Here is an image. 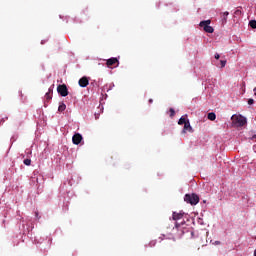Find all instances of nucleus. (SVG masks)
I'll return each instance as SVG.
<instances>
[{"label":"nucleus","mask_w":256,"mask_h":256,"mask_svg":"<svg viewBox=\"0 0 256 256\" xmlns=\"http://www.w3.org/2000/svg\"><path fill=\"white\" fill-rule=\"evenodd\" d=\"M231 119L233 125L236 127H243L244 125H247V118L242 115H233Z\"/></svg>","instance_id":"obj_1"},{"label":"nucleus","mask_w":256,"mask_h":256,"mask_svg":"<svg viewBox=\"0 0 256 256\" xmlns=\"http://www.w3.org/2000/svg\"><path fill=\"white\" fill-rule=\"evenodd\" d=\"M184 201L190 205H197L199 203V196L197 194H186Z\"/></svg>","instance_id":"obj_2"},{"label":"nucleus","mask_w":256,"mask_h":256,"mask_svg":"<svg viewBox=\"0 0 256 256\" xmlns=\"http://www.w3.org/2000/svg\"><path fill=\"white\" fill-rule=\"evenodd\" d=\"M199 25L203 28L205 33H213L215 31V29H213V26H211V20L201 21Z\"/></svg>","instance_id":"obj_3"},{"label":"nucleus","mask_w":256,"mask_h":256,"mask_svg":"<svg viewBox=\"0 0 256 256\" xmlns=\"http://www.w3.org/2000/svg\"><path fill=\"white\" fill-rule=\"evenodd\" d=\"M57 91L61 97H67V95H69V89H67V85L65 84L58 85Z\"/></svg>","instance_id":"obj_4"},{"label":"nucleus","mask_w":256,"mask_h":256,"mask_svg":"<svg viewBox=\"0 0 256 256\" xmlns=\"http://www.w3.org/2000/svg\"><path fill=\"white\" fill-rule=\"evenodd\" d=\"M107 67H119V59L112 57L106 60Z\"/></svg>","instance_id":"obj_5"},{"label":"nucleus","mask_w":256,"mask_h":256,"mask_svg":"<svg viewBox=\"0 0 256 256\" xmlns=\"http://www.w3.org/2000/svg\"><path fill=\"white\" fill-rule=\"evenodd\" d=\"M83 141V136L80 133H76L72 137V143L74 145H79Z\"/></svg>","instance_id":"obj_6"},{"label":"nucleus","mask_w":256,"mask_h":256,"mask_svg":"<svg viewBox=\"0 0 256 256\" xmlns=\"http://www.w3.org/2000/svg\"><path fill=\"white\" fill-rule=\"evenodd\" d=\"M184 215H185V212L183 211L173 212L172 219L173 221H179V219H183Z\"/></svg>","instance_id":"obj_7"},{"label":"nucleus","mask_w":256,"mask_h":256,"mask_svg":"<svg viewBox=\"0 0 256 256\" xmlns=\"http://www.w3.org/2000/svg\"><path fill=\"white\" fill-rule=\"evenodd\" d=\"M78 85H80V87H87V85H89V78H87V76L80 78Z\"/></svg>","instance_id":"obj_8"},{"label":"nucleus","mask_w":256,"mask_h":256,"mask_svg":"<svg viewBox=\"0 0 256 256\" xmlns=\"http://www.w3.org/2000/svg\"><path fill=\"white\" fill-rule=\"evenodd\" d=\"M187 131L189 133H193V127H191V123L189 122V120H187V122L184 124V128L182 130V133H187Z\"/></svg>","instance_id":"obj_9"},{"label":"nucleus","mask_w":256,"mask_h":256,"mask_svg":"<svg viewBox=\"0 0 256 256\" xmlns=\"http://www.w3.org/2000/svg\"><path fill=\"white\" fill-rule=\"evenodd\" d=\"M46 101H51L53 99V89L49 88L48 92L45 94Z\"/></svg>","instance_id":"obj_10"},{"label":"nucleus","mask_w":256,"mask_h":256,"mask_svg":"<svg viewBox=\"0 0 256 256\" xmlns=\"http://www.w3.org/2000/svg\"><path fill=\"white\" fill-rule=\"evenodd\" d=\"M183 225H185V221L178 223H175V229H177V231H181L183 229Z\"/></svg>","instance_id":"obj_11"},{"label":"nucleus","mask_w":256,"mask_h":256,"mask_svg":"<svg viewBox=\"0 0 256 256\" xmlns=\"http://www.w3.org/2000/svg\"><path fill=\"white\" fill-rule=\"evenodd\" d=\"M208 119L209 121H215V119H217V115H215L213 112H210L208 113Z\"/></svg>","instance_id":"obj_12"},{"label":"nucleus","mask_w":256,"mask_h":256,"mask_svg":"<svg viewBox=\"0 0 256 256\" xmlns=\"http://www.w3.org/2000/svg\"><path fill=\"white\" fill-rule=\"evenodd\" d=\"M65 109H67V105H65V103L60 104L58 107V111H60V113H63Z\"/></svg>","instance_id":"obj_13"},{"label":"nucleus","mask_w":256,"mask_h":256,"mask_svg":"<svg viewBox=\"0 0 256 256\" xmlns=\"http://www.w3.org/2000/svg\"><path fill=\"white\" fill-rule=\"evenodd\" d=\"M185 123H187V119L182 116L178 121V125H185Z\"/></svg>","instance_id":"obj_14"},{"label":"nucleus","mask_w":256,"mask_h":256,"mask_svg":"<svg viewBox=\"0 0 256 256\" xmlns=\"http://www.w3.org/2000/svg\"><path fill=\"white\" fill-rule=\"evenodd\" d=\"M227 17H229V12H223L222 13V19H223V21H225V22H227Z\"/></svg>","instance_id":"obj_15"},{"label":"nucleus","mask_w":256,"mask_h":256,"mask_svg":"<svg viewBox=\"0 0 256 256\" xmlns=\"http://www.w3.org/2000/svg\"><path fill=\"white\" fill-rule=\"evenodd\" d=\"M249 26L252 28V29H256V20H251L249 22Z\"/></svg>","instance_id":"obj_16"},{"label":"nucleus","mask_w":256,"mask_h":256,"mask_svg":"<svg viewBox=\"0 0 256 256\" xmlns=\"http://www.w3.org/2000/svg\"><path fill=\"white\" fill-rule=\"evenodd\" d=\"M23 163H24V165H27L29 167V165H31V159L26 158V159H24Z\"/></svg>","instance_id":"obj_17"},{"label":"nucleus","mask_w":256,"mask_h":256,"mask_svg":"<svg viewBox=\"0 0 256 256\" xmlns=\"http://www.w3.org/2000/svg\"><path fill=\"white\" fill-rule=\"evenodd\" d=\"M170 117L171 119H173V117H175V109L170 108Z\"/></svg>","instance_id":"obj_18"},{"label":"nucleus","mask_w":256,"mask_h":256,"mask_svg":"<svg viewBox=\"0 0 256 256\" xmlns=\"http://www.w3.org/2000/svg\"><path fill=\"white\" fill-rule=\"evenodd\" d=\"M220 65H221V68L225 67L227 65V60H221Z\"/></svg>","instance_id":"obj_19"},{"label":"nucleus","mask_w":256,"mask_h":256,"mask_svg":"<svg viewBox=\"0 0 256 256\" xmlns=\"http://www.w3.org/2000/svg\"><path fill=\"white\" fill-rule=\"evenodd\" d=\"M255 103V100L253 98L248 99V105H253Z\"/></svg>","instance_id":"obj_20"},{"label":"nucleus","mask_w":256,"mask_h":256,"mask_svg":"<svg viewBox=\"0 0 256 256\" xmlns=\"http://www.w3.org/2000/svg\"><path fill=\"white\" fill-rule=\"evenodd\" d=\"M214 57H215V59H220V58H221V56H220L218 53H216V54L214 55Z\"/></svg>","instance_id":"obj_21"},{"label":"nucleus","mask_w":256,"mask_h":256,"mask_svg":"<svg viewBox=\"0 0 256 256\" xmlns=\"http://www.w3.org/2000/svg\"><path fill=\"white\" fill-rule=\"evenodd\" d=\"M149 103H153V99H149Z\"/></svg>","instance_id":"obj_22"},{"label":"nucleus","mask_w":256,"mask_h":256,"mask_svg":"<svg viewBox=\"0 0 256 256\" xmlns=\"http://www.w3.org/2000/svg\"><path fill=\"white\" fill-rule=\"evenodd\" d=\"M253 139H256V135L253 136Z\"/></svg>","instance_id":"obj_23"},{"label":"nucleus","mask_w":256,"mask_h":256,"mask_svg":"<svg viewBox=\"0 0 256 256\" xmlns=\"http://www.w3.org/2000/svg\"><path fill=\"white\" fill-rule=\"evenodd\" d=\"M39 215V213L36 212V217Z\"/></svg>","instance_id":"obj_24"},{"label":"nucleus","mask_w":256,"mask_h":256,"mask_svg":"<svg viewBox=\"0 0 256 256\" xmlns=\"http://www.w3.org/2000/svg\"><path fill=\"white\" fill-rule=\"evenodd\" d=\"M179 235H183V232H181Z\"/></svg>","instance_id":"obj_25"}]
</instances>
